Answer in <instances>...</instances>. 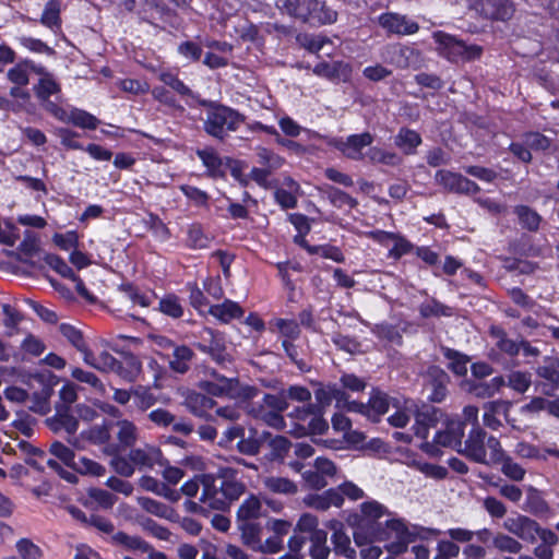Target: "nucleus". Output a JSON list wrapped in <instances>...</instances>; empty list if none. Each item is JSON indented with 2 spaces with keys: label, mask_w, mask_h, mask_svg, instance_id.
<instances>
[{
  "label": "nucleus",
  "mask_w": 559,
  "mask_h": 559,
  "mask_svg": "<svg viewBox=\"0 0 559 559\" xmlns=\"http://www.w3.org/2000/svg\"><path fill=\"white\" fill-rule=\"evenodd\" d=\"M200 486V502L212 510L226 511L233 501L245 492V485L238 480V472L233 467H219L215 474L204 473L187 480L178 490L188 498L197 496Z\"/></svg>",
  "instance_id": "1"
},
{
  "label": "nucleus",
  "mask_w": 559,
  "mask_h": 559,
  "mask_svg": "<svg viewBox=\"0 0 559 559\" xmlns=\"http://www.w3.org/2000/svg\"><path fill=\"white\" fill-rule=\"evenodd\" d=\"M199 106L206 108L204 131L212 138L224 141L230 132H235L246 121V116L237 109L216 100L198 98Z\"/></svg>",
  "instance_id": "2"
},
{
  "label": "nucleus",
  "mask_w": 559,
  "mask_h": 559,
  "mask_svg": "<svg viewBox=\"0 0 559 559\" xmlns=\"http://www.w3.org/2000/svg\"><path fill=\"white\" fill-rule=\"evenodd\" d=\"M361 516L358 520L354 532V540L358 546L374 540L389 538L386 524L384 526L379 520L385 514V508L378 501H366L360 506Z\"/></svg>",
  "instance_id": "3"
},
{
  "label": "nucleus",
  "mask_w": 559,
  "mask_h": 559,
  "mask_svg": "<svg viewBox=\"0 0 559 559\" xmlns=\"http://www.w3.org/2000/svg\"><path fill=\"white\" fill-rule=\"evenodd\" d=\"M286 12L310 26L333 24L337 20V12L320 0H283Z\"/></svg>",
  "instance_id": "4"
},
{
  "label": "nucleus",
  "mask_w": 559,
  "mask_h": 559,
  "mask_svg": "<svg viewBox=\"0 0 559 559\" xmlns=\"http://www.w3.org/2000/svg\"><path fill=\"white\" fill-rule=\"evenodd\" d=\"M269 437H271L270 431L263 430L260 432L254 427L246 430L243 426L235 425L224 432L218 444L225 449L235 447L240 454L255 456L260 453Z\"/></svg>",
  "instance_id": "5"
},
{
  "label": "nucleus",
  "mask_w": 559,
  "mask_h": 559,
  "mask_svg": "<svg viewBox=\"0 0 559 559\" xmlns=\"http://www.w3.org/2000/svg\"><path fill=\"white\" fill-rule=\"evenodd\" d=\"M437 51L440 57L452 63L473 62L483 57L484 48L477 44H467L454 35L442 31L433 33Z\"/></svg>",
  "instance_id": "6"
},
{
  "label": "nucleus",
  "mask_w": 559,
  "mask_h": 559,
  "mask_svg": "<svg viewBox=\"0 0 559 559\" xmlns=\"http://www.w3.org/2000/svg\"><path fill=\"white\" fill-rule=\"evenodd\" d=\"M288 416L293 420L290 432L297 438L324 435L329 429L326 419L322 414L319 416V408L312 403L295 407Z\"/></svg>",
  "instance_id": "7"
},
{
  "label": "nucleus",
  "mask_w": 559,
  "mask_h": 559,
  "mask_svg": "<svg viewBox=\"0 0 559 559\" xmlns=\"http://www.w3.org/2000/svg\"><path fill=\"white\" fill-rule=\"evenodd\" d=\"M435 181L447 193L475 195L481 191L480 187L475 181L460 173L448 169L437 170L435 174Z\"/></svg>",
  "instance_id": "8"
},
{
  "label": "nucleus",
  "mask_w": 559,
  "mask_h": 559,
  "mask_svg": "<svg viewBox=\"0 0 559 559\" xmlns=\"http://www.w3.org/2000/svg\"><path fill=\"white\" fill-rule=\"evenodd\" d=\"M536 374L543 379L537 384L539 391L554 400H547L546 411L559 418V370L554 365L539 366L536 369Z\"/></svg>",
  "instance_id": "9"
},
{
  "label": "nucleus",
  "mask_w": 559,
  "mask_h": 559,
  "mask_svg": "<svg viewBox=\"0 0 559 559\" xmlns=\"http://www.w3.org/2000/svg\"><path fill=\"white\" fill-rule=\"evenodd\" d=\"M489 437L479 424L473 425L464 441V447L457 449V452L471 462L490 465V459H487V439Z\"/></svg>",
  "instance_id": "10"
},
{
  "label": "nucleus",
  "mask_w": 559,
  "mask_h": 559,
  "mask_svg": "<svg viewBox=\"0 0 559 559\" xmlns=\"http://www.w3.org/2000/svg\"><path fill=\"white\" fill-rule=\"evenodd\" d=\"M487 445L490 450V465H501V472L511 480L521 481L524 478L526 471L506 454L497 437L490 436Z\"/></svg>",
  "instance_id": "11"
},
{
  "label": "nucleus",
  "mask_w": 559,
  "mask_h": 559,
  "mask_svg": "<svg viewBox=\"0 0 559 559\" xmlns=\"http://www.w3.org/2000/svg\"><path fill=\"white\" fill-rule=\"evenodd\" d=\"M390 408V396L373 388L367 403L353 401L348 403V411L367 416L373 423L380 421L381 416Z\"/></svg>",
  "instance_id": "12"
},
{
  "label": "nucleus",
  "mask_w": 559,
  "mask_h": 559,
  "mask_svg": "<svg viewBox=\"0 0 559 559\" xmlns=\"http://www.w3.org/2000/svg\"><path fill=\"white\" fill-rule=\"evenodd\" d=\"M419 57V51L401 43L386 44L381 48L380 58L396 69L409 68Z\"/></svg>",
  "instance_id": "13"
},
{
  "label": "nucleus",
  "mask_w": 559,
  "mask_h": 559,
  "mask_svg": "<svg viewBox=\"0 0 559 559\" xmlns=\"http://www.w3.org/2000/svg\"><path fill=\"white\" fill-rule=\"evenodd\" d=\"M193 346L219 365L227 359L228 354L226 353L224 337L212 328L205 326L201 333V340L195 342Z\"/></svg>",
  "instance_id": "14"
},
{
  "label": "nucleus",
  "mask_w": 559,
  "mask_h": 559,
  "mask_svg": "<svg viewBox=\"0 0 559 559\" xmlns=\"http://www.w3.org/2000/svg\"><path fill=\"white\" fill-rule=\"evenodd\" d=\"M47 427L55 433L64 431L68 435V442L78 448L75 432L79 428V419L71 414L68 405L57 407L56 414L45 420Z\"/></svg>",
  "instance_id": "15"
},
{
  "label": "nucleus",
  "mask_w": 559,
  "mask_h": 559,
  "mask_svg": "<svg viewBox=\"0 0 559 559\" xmlns=\"http://www.w3.org/2000/svg\"><path fill=\"white\" fill-rule=\"evenodd\" d=\"M378 24L386 34L406 36L419 31V24L404 14L396 12H383L378 16Z\"/></svg>",
  "instance_id": "16"
},
{
  "label": "nucleus",
  "mask_w": 559,
  "mask_h": 559,
  "mask_svg": "<svg viewBox=\"0 0 559 559\" xmlns=\"http://www.w3.org/2000/svg\"><path fill=\"white\" fill-rule=\"evenodd\" d=\"M441 416L440 408L433 405L423 404L417 407L414 412L415 423L413 425L415 436L421 440L428 439L430 429L437 427Z\"/></svg>",
  "instance_id": "17"
},
{
  "label": "nucleus",
  "mask_w": 559,
  "mask_h": 559,
  "mask_svg": "<svg viewBox=\"0 0 559 559\" xmlns=\"http://www.w3.org/2000/svg\"><path fill=\"white\" fill-rule=\"evenodd\" d=\"M477 11L479 14L490 21H509L515 8L511 0H477Z\"/></svg>",
  "instance_id": "18"
},
{
  "label": "nucleus",
  "mask_w": 559,
  "mask_h": 559,
  "mask_svg": "<svg viewBox=\"0 0 559 559\" xmlns=\"http://www.w3.org/2000/svg\"><path fill=\"white\" fill-rule=\"evenodd\" d=\"M388 532L396 534V540L385 545L390 555L400 556L407 551L408 545L415 540V535L408 530L401 519H391L385 521Z\"/></svg>",
  "instance_id": "19"
},
{
  "label": "nucleus",
  "mask_w": 559,
  "mask_h": 559,
  "mask_svg": "<svg viewBox=\"0 0 559 559\" xmlns=\"http://www.w3.org/2000/svg\"><path fill=\"white\" fill-rule=\"evenodd\" d=\"M503 526L524 542L534 544L537 540L539 524L526 515L519 514L515 518H508Z\"/></svg>",
  "instance_id": "20"
},
{
  "label": "nucleus",
  "mask_w": 559,
  "mask_h": 559,
  "mask_svg": "<svg viewBox=\"0 0 559 559\" xmlns=\"http://www.w3.org/2000/svg\"><path fill=\"white\" fill-rule=\"evenodd\" d=\"M427 385L431 389L428 400L432 403H441L448 395L450 376L439 366H429L426 372Z\"/></svg>",
  "instance_id": "21"
},
{
  "label": "nucleus",
  "mask_w": 559,
  "mask_h": 559,
  "mask_svg": "<svg viewBox=\"0 0 559 559\" xmlns=\"http://www.w3.org/2000/svg\"><path fill=\"white\" fill-rule=\"evenodd\" d=\"M488 334L490 337L496 340L495 347L499 353H496L493 349L489 354V358L492 361H498L499 354H504L510 358H515L519 356V341L512 340L509 337L504 328L498 324H491L488 329Z\"/></svg>",
  "instance_id": "22"
},
{
  "label": "nucleus",
  "mask_w": 559,
  "mask_h": 559,
  "mask_svg": "<svg viewBox=\"0 0 559 559\" xmlns=\"http://www.w3.org/2000/svg\"><path fill=\"white\" fill-rule=\"evenodd\" d=\"M312 72L317 76L332 82L341 80L346 82L352 74V67L343 60L333 62L321 61L313 67Z\"/></svg>",
  "instance_id": "23"
},
{
  "label": "nucleus",
  "mask_w": 559,
  "mask_h": 559,
  "mask_svg": "<svg viewBox=\"0 0 559 559\" xmlns=\"http://www.w3.org/2000/svg\"><path fill=\"white\" fill-rule=\"evenodd\" d=\"M373 136L369 132L350 134L346 141L341 142L336 147L348 158L358 159L364 147L371 145Z\"/></svg>",
  "instance_id": "24"
},
{
  "label": "nucleus",
  "mask_w": 559,
  "mask_h": 559,
  "mask_svg": "<svg viewBox=\"0 0 559 559\" xmlns=\"http://www.w3.org/2000/svg\"><path fill=\"white\" fill-rule=\"evenodd\" d=\"M197 156L206 168V175L210 178H224L226 175L223 159L214 147L198 148Z\"/></svg>",
  "instance_id": "25"
},
{
  "label": "nucleus",
  "mask_w": 559,
  "mask_h": 559,
  "mask_svg": "<svg viewBox=\"0 0 559 559\" xmlns=\"http://www.w3.org/2000/svg\"><path fill=\"white\" fill-rule=\"evenodd\" d=\"M120 356L115 373L128 382H134L142 371L140 358L131 352H120Z\"/></svg>",
  "instance_id": "26"
},
{
  "label": "nucleus",
  "mask_w": 559,
  "mask_h": 559,
  "mask_svg": "<svg viewBox=\"0 0 559 559\" xmlns=\"http://www.w3.org/2000/svg\"><path fill=\"white\" fill-rule=\"evenodd\" d=\"M207 313L227 324L234 319L242 318L245 310L237 301L225 299L222 304L211 305Z\"/></svg>",
  "instance_id": "27"
},
{
  "label": "nucleus",
  "mask_w": 559,
  "mask_h": 559,
  "mask_svg": "<svg viewBox=\"0 0 559 559\" xmlns=\"http://www.w3.org/2000/svg\"><path fill=\"white\" fill-rule=\"evenodd\" d=\"M186 404L189 411L201 418L212 419V411L216 407V402L203 394L198 392L190 393L186 399Z\"/></svg>",
  "instance_id": "28"
},
{
  "label": "nucleus",
  "mask_w": 559,
  "mask_h": 559,
  "mask_svg": "<svg viewBox=\"0 0 559 559\" xmlns=\"http://www.w3.org/2000/svg\"><path fill=\"white\" fill-rule=\"evenodd\" d=\"M504 385V378L497 376L489 381L478 380L468 382V392L477 399H489L498 393Z\"/></svg>",
  "instance_id": "29"
},
{
  "label": "nucleus",
  "mask_w": 559,
  "mask_h": 559,
  "mask_svg": "<svg viewBox=\"0 0 559 559\" xmlns=\"http://www.w3.org/2000/svg\"><path fill=\"white\" fill-rule=\"evenodd\" d=\"M421 143L423 138L420 133L407 127L400 128L397 134L394 138L395 146L399 147L405 155H414Z\"/></svg>",
  "instance_id": "30"
},
{
  "label": "nucleus",
  "mask_w": 559,
  "mask_h": 559,
  "mask_svg": "<svg viewBox=\"0 0 559 559\" xmlns=\"http://www.w3.org/2000/svg\"><path fill=\"white\" fill-rule=\"evenodd\" d=\"M513 214L516 215L520 226L531 233H537L540 228L543 217L533 207L525 204H518L513 207Z\"/></svg>",
  "instance_id": "31"
},
{
  "label": "nucleus",
  "mask_w": 559,
  "mask_h": 559,
  "mask_svg": "<svg viewBox=\"0 0 559 559\" xmlns=\"http://www.w3.org/2000/svg\"><path fill=\"white\" fill-rule=\"evenodd\" d=\"M333 528L331 540L335 555L354 559L356 557V550L352 547L348 535L342 530V524L335 521Z\"/></svg>",
  "instance_id": "32"
},
{
  "label": "nucleus",
  "mask_w": 559,
  "mask_h": 559,
  "mask_svg": "<svg viewBox=\"0 0 559 559\" xmlns=\"http://www.w3.org/2000/svg\"><path fill=\"white\" fill-rule=\"evenodd\" d=\"M234 34L241 43L262 44L264 41L259 27L248 19L238 20V23L234 26Z\"/></svg>",
  "instance_id": "33"
},
{
  "label": "nucleus",
  "mask_w": 559,
  "mask_h": 559,
  "mask_svg": "<svg viewBox=\"0 0 559 559\" xmlns=\"http://www.w3.org/2000/svg\"><path fill=\"white\" fill-rule=\"evenodd\" d=\"M238 528L241 533V542L252 550L260 547L262 526L254 521L237 522Z\"/></svg>",
  "instance_id": "34"
},
{
  "label": "nucleus",
  "mask_w": 559,
  "mask_h": 559,
  "mask_svg": "<svg viewBox=\"0 0 559 559\" xmlns=\"http://www.w3.org/2000/svg\"><path fill=\"white\" fill-rule=\"evenodd\" d=\"M194 357L193 350L187 345H176L173 350V359L169 368L177 373H186L190 369V362Z\"/></svg>",
  "instance_id": "35"
},
{
  "label": "nucleus",
  "mask_w": 559,
  "mask_h": 559,
  "mask_svg": "<svg viewBox=\"0 0 559 559\" xmlns=\"http://www.w3.org/2000/svg\"><path fill=\"white\" fill-rule=\"evenodd\" d=\"M158 80L182 97H192L197 100L200 98V96L195 95L192 90L179 78L178 73L174 71H160L158 74Z\"/></svg>",
  "instance_id": "36"
},
{
  "label": "nucleus",
  "mask_w": 559,
  "mask_h": 559,
  "mask_svg": "<svg viewBox=\"0 0 559 559\" xmlns=\"http://www.w3.org/2000/svg\"><path fill=\"white\" fill-rule=\"evenodd\" d=\"M141 486L158 496H162L170 502H177L180 499V492L169 487L168 484L160 483L152 476H143Z\"/></svg>",
  "instance_id": "37"
},
{
  "label": "nucleus",
  "mask_w": 559,
  "mask_h": 559,
  "mask_svg": "<svg viewBox=\"0 0 559 559\" xmlns=\"http://www.w3.org/2000/svg\"><path fill=\"white\" fill-rule=\"evenodd\" d=\"M39 23L50 29L61 27V2L59 0H48L46 2Z\"/></svg>",
  "instance_id": "38"
},
{
  "label": "nucleus",
  "mask_w": 559,
  "mask_h": 559,
  "mask_svg": "<svg viewBox=\"0 0 559 559\" xmlns=\"http://www.w3.org/2000/svg\"><path fill=\"white\" fill-rule=\"evenodd\" d=\"M66 123H70L85 130H95L100 123V120L84 109L72 108L68 114Z\"/></svg>",
  "instance_id": "39"
},
{
  "label": "nucleus",
  "mask_w": 559,
  "mask_h": 559,
  "mask_svg": "<svg viewBox=\"0 0 559 559\" xmlns=\"http://www.w3.org/2000/svg\"><path fill=\"white\" fill-rule=\"evenodd\" d=\"M444 358L450 360L448 368L459 377H464L467 373V362L469 357L454 348L442 347Z\"/></svg>",
  "instance_id": "40"
},
{
  "label": "nucleus",
  "mask_w": 559,
  "mask_h": 559,
  "mask_svg": "<svg viewBox=\"0 0 559 559\" xmlns=\"http://www.w3.org/2000/svg\"><path fill=\"white\" fill-rule=\"evenodd\" d=\"M522 509L533 515H543L548 512L549 507L543 498L542 492L531 486L527 489L526 499Z\"/></svg>",
  "instance_id": "41"
},
{
  "label": "nucleus",
  "mask_w": 559,
  "mask_h": 559,
  "mask_svg": "<svg viewBox=\"0 0 559 559\" xmlns=\"http://www.w3.org/2000/svg\"><path fill=\"white\" fill-rule=\"evenodd\" d=\"M211 238L205 234L200 223H193L188 226L186 247L192 250L209 248Z\"/></svg>",
  "instance_id": "42"
},
{
  "label": "nucleus",
  "mask_w": 559,
  "mask_h": 559,
  "mask_svg": "<svg viewBox=\"0 0 559 559\" xmlns=\"http://www.w3.org/2000/svg\"><path fill=\"white\" fill-rule=\"evenodd\" d=\"M419 314L423 319H429L432 317H452L453 309L437 298H430L428 301L421 302L418 307Z\"/></svg>",
  "instance_id": "43"
},
{
  "label": "nucleus",
  "mask_w": 559,
  "mask_h": 559,
  "mask_svg": "<svg viewBox=\"0 0 559 559\" xmlns=\"http://www.w3.org/2000/svg\"><path fill=\"white\" fill-rule=\"evenodd\" d=\"M261 501L254 495H250L242 501L237 510V522L259 519L261 516Z\"/></svg>",
  "instance_id": "44"
},
{
  "label": "nucleus",
  "mask_w": 559,
  "mask_h": 559,
  "mask_svg": "<svg viewBox=\"0 0 559 559\" xmlns=\"http://www.w3.org/2000/svg\"><path fill=\"white\" fill-rule=\"evenodd\" d=\"M107 452L112 455L110 464L114 471L123 477H130L134 473V467L129 456H122L119 454V445L108 444Z\"/></svg>",
  "instance_id": "45"
},
{
  "label": "nucleus",
  "mask_w": 559,
  "mask_h": 559,
  "mask_svg": "<svg viewBox=\"0 0 559 559\" xmlns=\"http://www.w3.org/2000/svg\"><path fill=\"white\" fill-rule=\"evenodd\" d=\"M463 437V428L457 427L437 431L433 437V441L441 447L452 448L457 451V449H461L462 447Z\"/></svg>",
  "instance_id": "46"
},
{
  "label": "nucleus",
  "mask_w": 559,
  "mask_h": 559,
  "mask_svg": "<svg viewBox=\"0 0 559 559\" xmlns=\"http://www.w3.org/2000/svg\"><path fill=\"white\" fill-rule=\"evenodd\" d=\"M309 542L310 559H328L331 549L326 544L328 533L325 531L314 532L313 536H309Z\"/></svg>",
  "instance_id": "47"
},
{
  "label": "nucleus",
  "mask_w": 559,
  "mask_h": 559,
  "mask_svg": "<svg viewBox=\"0 0 559 559\" xmlns=\"http://www.w3.org/2000/svg\"><path fill=\"white\" fill-rule=\"evenodd\" d=\"M371 331L379 340L386 341L396 346L403 345L402 332L394 324L388 322L378 323Z\"/></svg>",
  "instance_id": "48"
},
{
  "label": "nucleus",
  "mask_w": 559,
  "mask_h": 559,
  "mask_svg": "<svg viewBox=\"0 0 559 559\" xmlns=\"http://www.w3.org/2000/svg\"><path fill=\"white\" fill-rule=\"evenodd\" d=\"M158 310L171 319H180L185 312L180 298L174 293L166 294L160 298Z\"/></svg>",
  "instance_id": "49"
},
{
  "label": "nucleus",
  "mask_w": 559,
  "mask_h": 559,
  "mask_svg": "<svg viewBox=\"0 0 559 559\" xmlns=\"http://www.w3.org/2000/svg\"><path fill=\"white\" fill-rule=\"evenodd\" d=\"M132 399L133 404L141 412L147 411L157 402V397L153 393L152 389L141 384L132 388Z\"/></svg>",
  "instance_id": "50"
},
{
  "label": "nucleus",
  "mask_w": 559,
  "mask_h": 559,
  "mask_svg": "<svg viewBox=\"0 0 559 559\" xmlns=\"http://www.w3.org/2000/svg\"><path fill=\"white\" fill-rule=\"evenodd\" d=\"M33 90L35 96L40 102L47 100L51 95L59 93L61 88L56 80L49 73H46L38 80V83L34 85Z\"/></svg>",
  "instance_id": "51"
},
{
  "label": "nucleus",
  "mask_w": 559,
  "mask_h": 559,
  "mask_svg": "<svg viewBox=\"0 0 559 559\" xmlns=\"http://www.w3.org/2000/svg\"><path fill=\"white\" fill-rule=\"evenodd\" d=\"M326 197L330 203L337 209L348 206L352 210L358 205V201L355 198L334 186H328Z\"/></svg>",
  "instance_id": "52"
},
{
  "label": "nucleus",
  "mask_w": 559,
  "mask_h": 559,
  "mask_svg": "<svg viewBox=\"0 0 559 559\" xmlns=\"http://www.w3.org/2000/svg\"><path fill=\"white\" fill-rule=\"evenodd\" d=\"M112 542L123 546L129 550H140L142 552H147L151 549V545L140 536H130L122 531H119L112 535Z\"/></svg>",
  "instance_id": "53"
},
{
  "label": "nucleus",
  "mask_w": 559,
  "mask_h": 559,
  "mask_svg": "<svg viewBox=\"0 0 559 559\" xmlns=\"http://www.w3.org/2000/svg\"><path fill=\"white\" fill-rule=\"evenodd\" d=\"M275 267L277 269V275L283 284V286L288 289L289 292H294L296 289L295 283L292 280V276L289 274V270H293L295 272H301L302 266L299 262H292L289 260L287 261H281L276 262Z\"/></svg>",
  "instance_id": "54"
},
{
  "label": "nucleus",
  "mask_w": 559,
  "mask_h": 559,
  "mask_svg": "<svg viewBox=\"0 0 559 559\" xmlns=\"http://www.w3.org/2000/svg\"><path fill=\"white\" fill-rule=\"evenodd\" d=\"M71 469L81 475L91 476H103L106 473V468L102 464L85 456H79L75 459Z\"/></svg>",
  "instance_id": "55"
},
{
  "label": "nucleus",
  "mask_w": 559,
  "mask_h": 559,
  "mask_svg": "<svg viewBox=\"0 0 559 559\" xmlns=\"http://www.w3.org/2000/svg\"><path fill=\"white\" fill-rule=\"evenodd\" d=\"M117 426L119 427L117 438L120 448H131L134 445L138 439L136 435V427L132 421L129 420H120L117 423Z\"/></svg>",
  "instance_id": "56"
},
{
  "label": "nucleus",
  "mask_w": 559,
  "mask_h": 559,
  "mask_svg": "<svg viewBox=\"0 0 559 559\" xmlns=\"http://www.w3.org/2000/svg\"><path fill=\"white\" fill-rule=\"evenodd\" d=\"M28 69H34V63L29 59H25L16 63L8 71V80L17 86H25L28 84Z\"/></svg>",
  "instance_id": "57"
},
{
  "label": "nucleus",
  "mask_w": 559,
  "mask_h": 559,
  "mask_svg": "<svg viewBox=\"0 0 559 559\" xmlns=\"http://www.w3.org/2000/svg\"><path fill=\"white\" fill-rule=\"evenodd\" d=\"M273 324L284 340L296 341L300 337L301 329L295 319L277 318Z\"/></svg>",
  "instance_id": "58"
},
{
  "label": "nucleus",
  "mask_w": 559,
  "mask_h": 559,
  "mask_svg": "<svg viewBox=\"0 0 559 559\" xmlns=\"http://www.w3.org/2000/svg\"><path fill=\"white\" fill-rule=\"evenodd\" d=\"M522 138L530 151L546 152L551 146V139L538 131L524 132Z\"/></svg>",
  "instance_id": "59"
},
{
  "label": "nucleus",
  "mask_w": 559,
  "mask_h": 559,
  "mask_svg": "<svg viewBox=\"0 0 559 559\" xmlns=\"http://www.w3.org/2000/svg\"><path fill=\"white\" fill-rule=\"evenodd\" d=\"M257 156L258 163L263 167L271 169V171L281 168L285 163L284 157L275 154L272 150L264 146L257 147Z\"/></svg>",
  "instance_id": "60"
},
{
  "label": "nucleus",
  "mask_w": 559,
  "mask_h": 559,
  "mask_svg": "<svg viewBox=\"0 0 559 559\" xmlns=\"http://www.w3.org/2000/svg\"><path fill=\"white\" fill-rule=\"evenodd\" d=\"M186 288L189 292V304L200 314H204V309L209 306V299L197 282H188Z\"/></svg>",
  "instance_id": "61"
},
{
  "label": "nucleus",
  "mask_w": 559,
  "mask_h": 559,
  "mask_svg": "<svg viewBox=\"0 0 559 559\" xmlns=\"http://www.w3.org/2000/svg\"><path fill=\"white\" fill-rule=\"evenodd\" d=\"M368 156L372 163L392 167L399 166L402 163V157L399 156L395 152L385 151L376 146L369 150Z\"/></svg>",
  "instance_id": "62"
},
{
  "label": "nucleus",
  "mask_w": 559,
  "mask_h": 559,
  "mask_svg": "<svg viewBox=\"0 0 559 559\" xmlns=\"http://www.w3.org/2000/svg\"><path fill=\"white\" fill-rule=\"evenodd\" d=\"M179 190L198 207H209L210 194L200 188L191 185H181Z\"/></svg>",
  "instance_id": "63"
},
{
  "label": "nucleus",
  "mask_w": 559,
  "mask_h": 559,
  "mask_svg": "<svg viewBox=\"0 0 559 559\" xmlns=\"http://www.w3.org/2000/svg\"><path fill=\"white\" fill-rule=\"evenodd\" d=\"M49 453L70 468L76 459L73 449L58 440L50 444Z\"/></svg>",
  "instance_id": "64"
}]
</instances>
